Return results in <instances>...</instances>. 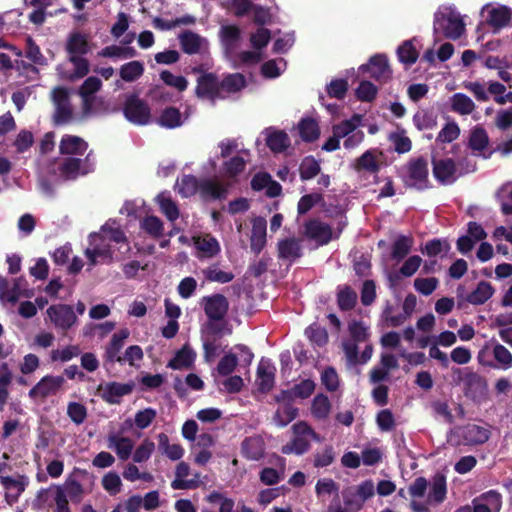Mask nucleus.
Segmentation results:
<instances>
[{"instance_id": "nucleus-1", "label": "nucleus", "mask_w": 512, "mask_h": 512, "mask_svg": "<svg viewBox=\"0 0 512 512\" xmlns=\"http://www.w3.org/2000/svg\"><path fill=\"white\" fill-rule=\"evenodd\" d=\"M403 181L407 187L425 190L430 187L428 160L424 156L411 158L404 166Z\"/></svg>"}, {"instance_id": "nucleus-2", "label": "nucleus", "mask_w": 512, "mask_h": 512, "mask_svg": "<svg viewBox=\"0 0 512 512\" xmlns=\"http://www.w3.org/2000/svg\"><path fill=\"white\" fill-rule=\"evenodd\" d=\"M434 30H441L446 38L456 40L465 31V25L458 13L445 9L434 14Z\"/></svg>"}, {"instance_id": "nucleus-3", "label": "nucleus", "mask_w": 512, "mask_h": 512, "mask_svg": "<svg viewBox=\"0 0 512 512\" xmlns=\"http://www.w3.org/2000/svg\"><path fill=\"white\" fill-rule=\"evenodd\" d=\"M489 438L490 431L488 429L471 423L455 427L451 432V441L455 440V445H481Z\"/></svg>"}, {"instance_id": "nucleus-4", "label": "nucleus", "mask_w": 512, "mask_h": 512, "mask_svg": "<svg viewBox=\"0 0 512 512\" xmlns=\"http://www.w3.org/2000/svg\"><path fill=\"white\" fill-rule=\"evenodd\" d=\"M123 113L126 119L136 125H146L151 119V109L146 101L137 94H131L126 98Z\"/></svg>"}, {"instance_id": "nucleus-5", "label": "nucleus", "mask_w": 512, "mask_h": 512, "mask_svg": "<svg viewBox=\"0 0 512 512\" xmlns=\"http://www.w3.org/2000/svg\"><path fill=\"white\" fill-rule=\"evenodd\" d=\"M195 95L199 99H207L212 103L226 98V95H221L220 79L213 72H205L197 78Z\"/></svg>"}, {"instance_id": "nucleus-6", "label": "nucleus", "mask_w": 512, "mask_h": 512, "mask_svg": "<svg viewBox=\"0 0 512 512\" xmlns=\"http://www.w3.org/2000/svg\"><path fill=\"white\" fill-rule=\"evenodd\" d=\"M453 375H457V382L463 383L464 393L467 397L475 399L482 395L486 390V381L478 373L471 371L469 368H454Z\"/></svg>"}, {"instance_id": "nucleus-7", "label": "nucleus", "mask_w": 512, "mask_h": 512, "mask_svg": "<svg viewBox=\"0 0 512 512\" xmlns=\"http://www.w3.org/2000/svg\"><path fill=\"white\" fill-rule=\"evenodd\" d=\"M362 73L369 74V77L378 82L386 83L392 77V70L388 57L385 54H376L370 57L368 63L360 66Z\"/></svg>"}, {"instance_id": "nucleus-8", "label": "nucleus", "mask_w": 512, "mask_h": 512, "mask_svg": "<svg viewBox=\"0 0 512 512\" xmlns=\"http://www.w3.org/2000/svg\"><path fill=\"white\" fill-rule=\"evenodd\" d=\"M135 387L134 382L119 383L116 381L108 382L105 385L99 384L96 394L101 397L103 401L108 404L115 405L121 403L123 396L129 395L133 392Z\"/></svg>"}, {"instance_id": "nucleus-9", "label": "nucleus", "mask_w": 512, "mask_h": 512, "mask_svg": "<svg viewBox=\"0 0 512 512\" xmlns=\"http://www.w3.org/2000/svg\"><path fill=\"white\" fill-rule=\"evenodd\" d=\"M203 310L209 321H223L229 310V302L223 294H213L202 298Z\"/></svg>"}, {"instance_id": "nucleus-10", "label": "nucleus", "mask_w": 512, "mask_h": 512, "mask_svg": "<svg viewBox=\"0 0 512 512\" xmlns=\"http://www.w3.org/2000/svg\"><path fill=\"white\" fill-rule=\"evenodd\" d=\"M47 314L53 324L63 331L70 329L77 321V316L72 306L67 304L51 305L47 309Z\"/></svg>"}, {"instance_id": "nucleus-11", "label": "nucleus", "mask_w": 512, "mask_h": 512, "mask_svg": "<svg viewBox=\"0 0 512 512\" xmlns=\"http://www.w3.org/2000/svg\"><path fill=\"white\" fill-rule=\"evenodd\" d=\"M64 383L65 379L63 376L46 375L30 389L29 397L45 399L50 395H55Z\"/></svg>"}, {"instance_id": "nucleus-12", "label": "nucleus", "mask_w": 512, "mask_h": 512, "mask_svg": "<svg viewBox=\"0 0 512 512\" xmlns=\"http://www.w3.org/2000/svg\"><path fill=\"white\" fill-rule=\"evenodd\" d=\"M382 155L383 152L377 148L369 149L355 159L352 168L357 173L364 172L376 175L381 169V162L378 157Z\"/></svg>"}, {"instance_id": "nucleus-13", "label": "nucleus", "mask_w": 512, "mask_h": 512, "mask_svg": "<svg viewBox=\"0 0 512 512\" xmlns=\"http://www.w3.org/2000/svg\"><path fill=\"white\" fill-rule=\"evenodd\" d=\"M305 235L319 245H327L333 238L331 227L318 219H310L305 225Z\"/></svg>"}, {"instance_id": "nucleus-14", "label": "nucleus", "mask_w": 512, "mask_h": 512, "mask_svg": "<svg viewBox=\"0 0 512 512\" xmlns=\"http://www.w3.org/2000/svg\"><path fill=\"white\" fill-rule=\"evenodd\" d=\"M58 169L65 181L76 180L80 175H87L94 170V168L83 166V160L76 157L64 158Z\"/></svg>"}, {"instance_id": "nucleus-15", "label": "nucleus", "mask_w": 512, "mask_h": 512, "mask_svg": "<svg viewBox=\"0 0 512 512\" xmlns=\"http://www.w3.org/2000/svg\"><path fill=\"white\" fill-rule=\"evenodd\" d=\"M433 175L435 179L443 184H451L456 180L457 167L452 158L433 159Z\"/></svg>"}, {"instance_id": "nucleus-16", "label": "nucleus", "mask_w": 512, "mask_h": 512, "mask_svg": "<svg viewBox=\"0 0 512 512\" xmlns=\"http://www.w3.org/2000/svg\"><path fill=\"white\" fill-rule=\"evenodd\" d=\"M301 242V239L295 237L279 240L277 243L278 258L294 263L303 256Z\"/></svg>"}, {"instance_id": "nucleus-17", "label": "nucleus", "mask_w": 512, "mask_h": 512, "mask_svg": "<svg viewBox=\"0 0 512 512\" xmlns=\"http://www.w3.org/2000/svg\"><path fill=\"white\" fill-rule=\"evenodd\" d=\"M265 443L261 436L246 437L241 443V454L244 458L258 461L264 457Z\"/></svg>"}, {"instance_id": "nucleus-18", "label": "nucleus", "mask_w": 512, "mask_h": 512, "mask_svg": "<svg viewBox=\"0 0 512 512\" xmlns=\"http://www.w3.org/2000/svg\"><path fill=\"white\" fill-rule=\"evenodd\" d=\"M130 332L127 328L113 334L109 344L106 346L104 359L105 362L114 364L120 360V351L124 346L125 340L129 337Z\"/></svg>"}, {"instance_id": "nucleus-19", "label": "nucleus", "mask_w": 512, "mask_h": 512, "mask_svg": "<svg viewBox=\"0 0 512 512\" xmlns=\"http://www.w3.org/2000/svg\"><path fill=\"white\" fill-rule=\"evenodd\" d=\"M266 229L267 222L263 217L254 218L250 236V248L256 255H258L266 245Z\"/></svg>"}, {"instance_id": "nucleus-20", "label": "nucleus", "mask_w": 512, "mask_h": 512, "mask_svg": "<svg viewBox=\"0 0 512 512\" xmlns=\"http://www.w3.org/2000/svg\"><path fill=\"white\" fill-rule=\"evenodd\" d=\"M88 148V143L81 137L65 134L59 144L61 155H83Z\"/></svg>"}, {"instance_id": "nucleus-21", "label": "nucleus", "mask_w": 512, "mask_h": 512, "mask_svg": "<svg viewBox=\"0 0 512 512\" xmlns=\"http://www.w3.org/2000/svg\"><path fill=\"white\" fill-rule=\"evenodd\" d=\"M228 185L213 179H205L200 183V195L203 199H225L228 194Z\"/></svg>"}, {"instance_id": "nucleus-22", "label": "nucleus", "mask_w": 512, "mask_h": 512, "mask_svg": "<svg viewBox=\"0 0 512 512\" xmlns=\"http://www.w3.org/2000/svg\"><path fill=\"white\" fill-rule=\"evenodd\" d=\"M190 474V466L182 461L177 464L175 470L176 478L171 482V487L174 490H188V489H196L199 486V483L195 479H184Z\"/></svg>"}, {"instance_id": "nucleus-23", "label": "nucleus", "mask_w": 512, "mask_h": 512, "mask_svg": "<svg viewBox=\"0 0 512 512\" xmlns=\"http://www.w3.org/2000/svg\"><path fill=\"white\" fill-rule=\"evenodd\" d=\"M247 85L246 78L241 73H230L223 77L220 80V91L221 95L234 94L242 89H244Z\"/></svg>"}, {"instance_id": "nucleus-24", "label": "nucleus", "mask_w": 512, "mask_h": 512, "mask_svg": "<svg viewBox=\"0 0 512 512\" xmlns=\"http://www.w3.org/2000/svg\"><path fill=\"white\" fill-rule=\"evenodd\" d=\"M511 17V9L507 6H500L488 11L486 22L489 26L493 27L495 31H498L509 24Z\"/></svg>"}, {"instance_id": "nucleus-25", "label": "nucleus", "mask_w": 512, "mask_h": 512, "mask_svg": "<svg viewBox=\"0 0 512 512\" xmlns=\"http://www.w3.org/2000/svg\"><path fill=\"white\" fill-rule=\"evenodd\" d=\"M89 42L85 34L80 32H73L69 35L66 42V51L69 56L85 55L89 52Z\"/></svg>"}, {"instance_id": "nucleus-26", "label": "nucleus", "mask_w": 512, "mask_h": 512, "mask_svg": "<svg viewBox=\"0 0 512 512\" xmlns=\"http://www.w3.org/2000/svg\"><path fill=\"white\" fill-rule=\"evenodd\" d=\"M161 213L170 221L174 222L179 218L180 211L177 203L168 192H161L156 197Z\"/></svg>"}, {"instance_id": "nucleus-27", "label": "nucleus", "mask_w": 512, "mask_h": 512, "mask_svg": "<svg viewBox=\"0 0 512 512\" xmlns=\"http://www.w3.org/2000/svg\"><path fill=\"white\" fill-rule=\"evenodd\" d=\"M267 147L274 153L284 152L290 146V138L283 130H267Z\"/></svg>"}, {"instance_id": "nucleus-28", "label": "nucleus", "mask_w": 512, "mask_h": 512, "mask_svg": "<svg viewBox=\"0 0 512 512\" xmlns=\"http://www.w3.org/2000/svg\"><path fill=\"white\" fill-rule=\"evenodd\" d=\"M23 478V476H20V479H14L11 476H0V483L7 491L16 489L15 494L10 492L5 493V500L8 504L12 505L17 502L19 496L24 492L25 483L21 480Z\"/></svg>"}, {"instance_id": "nucleus-29", "label": "nucleus", "mask_w": 512, "mask_h": 512, "mask_svg": "<svg viewBox=\"0 0 512 512\" xmlns=\"http://www.w3.org/2000/svg\"><path fill=\"white\" fill-rule=\"evenodd\" d=\"M494 287L486 281H480L477 287L467 295L466 301L473 305H482L494 294Z\"/></svg>"}, {"instance_id": "nucleus-30", "label": "nucleus", "mask_w": 512, "mask_h": 512, "mask_svg": "<svg viewBox=\"0 0 512 512\" xmlns=\"http://www.w3.org/2000/svg\"><path fill=\"white\" fill-rule=\"evenodd\" d=\"M298 130L301 139L307 143L315 142L320 136L318 122L311 117L301 119L298 123Z\"/></svg>"}, {"instance_id": "nucleus-31", "label": "nucleus", "mask_w": 512, "mask_h": 512, "mask_svg": "<svg viewBox=\"0 0 512 512\" xmlns=\"http://www.w3.org/2000/svg\"><path fill=\"white\" fill-rule=\"evenodd\" d=\"M275 368L260 363L257 368L258 390L262 393H268L275 383Z\"/></svg>"}, {"instance_id": "nucleus-32", "label": "nucleus", "mask_w": 512, "mask_h": 512, "mask_svg": "<svg viewBox=\"0 0 512 512\" xmlns=\"http://www.w3.org/2000/svg\"><path fill=\"white\" fill-rule=\"evenodd\" d=\"M446 478L442 474L433 477L431 488L428 494V502L431 504L442 503L446 498Z\"/></svg>"}, {"instance_id": "nucleus-33", "label": "nucleus", "mask_w": 512, "mask_h": 512, "mask_svg": "<svg viewBox=\"0 0 512 512\" xmlns=\"http://www.w3.org/2000/svg\"><path fill=\"white\" fill-rule=\"evenodd\" d=\"M414 240L410 236L399 235L392 244L391 258L397 262L402 261L410 253Z\"/></svg>"}, {"instance_id": "nucleus-34", "label": "nucleus", "mask_w": 512, "mask_h": 512, "mask_svg": "<svg viewBox=\"0 0 512 512\" xmlns=\"http://www.w3.org/2000/svg\"><path fill=\"white\" fill-rule=\"evenodd\" d=\"M195 360V353L187 345H184L168 362L167 367L178 370L190 368Z\"/></svg>"}, {"instance_id": "nucleus-35", "label": "nucleus", "mask_w": 512, "mask_h": 512, "mask_svg": "<svg viewBox=\"0 0 512 512\" xmlns=\"http://www.w3.org/2000/svg\"><path fill=\"white\" fill-rule=\"evenodd\" d=\"M357 293L349 286H339L337 290V305L341 311H350L357 304Z\"/></svg>"}, {"instance_id": "nucleus-36", "label": "nucleus", "mask_w": 512, "mask_h": 512, "mask_svg": "<svg viewBox=\"0 0 512 512\" xmlns=\"http://www.w3.org/2000/svg\"><path fill=\"white\" fill-rule=\"evenodd\" d=\"M413 41L414 39L403 41L396 51L398 60L408 67L416 63L419 58V52L414 46Z\"/></svg>"}, {"instance_id": "nucleus-37", "label": "nucleus", "mask_w": 512, "mask_h": 512, "mask_svg": "<svg viewBox=\"0 0 512 512\" xmlns=\"http://www.w3.org/2000/svg\"><path fill=\"white\" fill-rule=\"evenodd\" d=\"M298 412L297 407L291 403H286L275 411L273 421L278 427H285L297 418Z\"/></svg>"}, {"instance_id": "nucleus-38", "label": "nucleus", "mask_w": 512, "mask_h": 512, "mask_svg": "<svg viewBox=\"0 0 512 512\" xmlns=\"http://www.w3.org/2000/svg\"><path fill=\"white\" fill-rule=\"evenodd\" d=\"M144 73V64L141 61L133 60L123 64L119 69V75L125 82H134Z\"/></svg>"}, {"instance_id": "nucleus-39", "label": "nucleus", "mask_w": 512, "mask_h": 512, "mask_svg": "<svg viewBox=\"0 0 512 512\" xmlns=\"http://www.w3.org/2000/svg\"><path fill=\"white\" fill-rule=\"evenodd\" d=\"M194 244L205 257H213L220 252V245L217 239L211 235L194 238Z\"/></svg>"}, {"instance_id": "nucleus-40", "label": "nucleus", "mask_w": 512, "mask_h": 512, "mask_svg": "<svg viewBox=\"0 0 512 512\" xmlns=\"http://www.w3.org/2000/svg\"><path fill=\"white\" fill-rule=\"evenodd\" d=\"M179 40L184 53L193 55L200 51L201 37L198 34L192 31H184L180 34Z\"/></svg>"}, {"instance_id": "nucleus-41", "label": "nucleus", "mask_w": 512, "mask_h": 512, "mask_svg": "<svg viewBox=\"0 0 512 512\" xmlns=\"http://www.w3.org/2000/svg\"><path fill=\"white\" fill-rule=\"evenodd\" d=\"M140 228L155 239H159L164 233L162 220L154 215L144 217L140 222Z\"/></svg>"}, {"instance_id": "nucleus-42", "label": "nucleus", "mask_w": 512, "mask_h": 512, "mask_svg": "<svg viewBox=\"0 0 512 512\" xmlns=\"http://www.w3.org/2000/svg\"><path fill=\"white\" fill-rule=\"evenodd\" d=\"M362 116L360 114H354L350 119L341 121L332 127V133L339 139L347 137L349 134L354 132L360 124Z\"/></svg>"}, {"instance_id": "nucleus-43", "label": "nucleus", "mask_w": 512, "mask_h": 512, "mask_svg": "<svg viewBox=\"0 0 512 512\" xmlns=\"http://www.w3.org/2000/svg\"><path fill=\"white\" fill-rule=\"evenodd\" d=\"M109 441L114 447L115 452L119 459L125 461L131 456L133 450V441L128 437L110 436Z\"/></svg>"}, {"instance_id": "nucleus-44", "label": "nucleus", "mask_w": 512, "mask_h": 512, "mask_svg": "<svg viewBox=\"0 0 512 512\" xmlns=\"http://www.w3.org/2000/svg\"><path fill=\"white\" fill-rule=\"evenodd\" d=\"M304 333L315 346L323 347L328 343L329 337L327 330L316 322L309 325Z\"/></svg>"}, {"instance_id": "nucleus-45", "label": "nucleus", "mask_w": 512, "mask_h": 512, "mask_svg": "<svg viewBox=\"0 0 512 512\" xmlns=\"http://www.w3.org/2000/svg\"><path fill=\"white\" fill-rule=\"evenodd\" d=\"M200 183L201 181L194 175H183L181 180L177 182L178 193L184 198L191 197L198 191L200 192Z\"/></svg>"}, {"instance_id": "nucleus-46", "label": "nucleus", "mask_w": 512, "mask_h": 512, "mask_svg": "<svg viewBox=\"0 0 512 512\" xmlns=\"http://www.w3.org/2000/svg\"><path fill=\"white\" fill-rule=\"evenodd\" d=\"M102 87V81L96 76H90L84 80L79 88V95L83 98L86 107L90 105V97Z\"/></svg>"}, {"instance_id": "nucleus-47", "label": "nucleus", "mask_w": 512, "mask_h": 512, "mask_svg": "<svg viewBox=\"0 0 512 512\" xmlns=\"http://www.w3.org/2000/svg\"><path fill=\"white\" fill-rule=\"evenodd\" d=\"M451 109L460 115L471 114L475 109V104L470 97L463 93H456L452 96Z\"/></svg>"}, {"instance_id": "nucleus-48", "label": "nucleus", "mask_w": 512, "mask_h": 512, "mask_svg": "<svg viewBox=\"0 0 512 512\" xmlns=\"http://www.w3.org/2000/svg\"><path fill=\"white\" fill-rule=\"evenodd\" d=\"M321 171L319 162L313 156H306L302 159L299 173L302 181L316 177Z\"/></svg>"}, {"instance_id": "nucleus-49", "label": "nucleus", "mask_w": 512, "mask_h": 512, "mask_svg": "<svg viewBox=\"0 0 512 512\" xmlns=\"http://www.w3.org/2000/svg\"><path fill=\"white\" fill-rule=\"evenodd\" d=\"M158 123L165 128L174 129L182 124L181 113L175 107L165 108L158 120Z\"/></svg>"}, {"instance_id": "nucleus-50", "label": "nucleus", "mask_w": 512, "mask_h": 512, "mask_svg": "<svg viewBox=\"0 0 512 512\" xmlns=\"http://www.w3.org/2000/svg\"><path fill=\"white\" fill-rule=\"evenodd\" d=\"M489 144V137L486 130L481 126H476L469 137V147L474 151H483Z\"/></svg>"}, {"instance_id": "nucleus-51", "label": "nucleus", "mask_w": 512, "mask_h": 512, "mask_svg": "<svg viewBox=\"0 0 512 512\" xmlns=\"http://www.w3.org/2000/svg\"><path fill=\"white\" fill-rule=\"evenodd\" d=\"M405 133L406 131L402 129L389 135V141L393 144L394 151L398 154L408 153L412 149V141Z\"/></svg>"}, {"instance_id": "nucleus-52", "label": "nucleus", "mask_w": 512, "mask_h": 512, "mask_svg": "<svg viewBox=\"0 0 512 512\" xmlns=\"http://www.w3.org/2000/svg\"><path fill=\"white\" fill-rule=\"evenodd\" d=\"M310 449V441L306 437H294L289 443L281 448L283 454L302 455Z\"/></svg>"}, {"instance_id": "nucleus-53", "label": "nucleus", "mask_w": 512, "mask_h": 512, "mask_svg": "<svg viewBox=\"0 0 512 512\" xmlns=\"http://www.w3.org/2000/svg\"><path fill=\"white\" fill-rule=\"evenodd\" d=\"M203 273L208 281L221 284L231 282L235 277L232 272L220 270L217 264L209 266Z\"/></svg>"}, {"instance_id": "nucleus-54", "label": "nucleus", "mask_w": 512, "mask_h": 512, "mask_svg": "<svg viewBox=\"0 0 512 512\" xmlns=\"http://www.w3.org/2000/svg\"><path fill=\"white\" fill-rule=\"evenodd\" d=\"M331 404L329 398L324 394H318L314 397L311 411L314 417L325 419L330 412Z\"/></svg>"}, {"instance_id": "nucleus-55", "label": "nucleus", "mask_w": 512, "mask_h": 512, "mask_svg": "<svg viewBox=\"0 0 512 512\" xmlns=\"http://www.w3.org/2000/svg\"><path fill=\"white\" fill-rule=\"evenodd\" d=\"M67 497L71 499L72 502L78 503L81 501L82 496L84 494V488L82 484L74 479L72 476H68L62 486Z\"/></svg>"}, {"instance_id": "nucleus-56", "label": "nucleus", "mask_w": 512, "mask_h": 512, "mask_svg": "<svg viewBox=\"0 0 512 512\" xmlns=\"http://www.w3.org/2000/svg\"><path fill=\"white\" fill-rule=\"evenodd\" d=\"M378 93V88L370 81L363 80L355 90V95L362 102H372Z\"/></svg>"}, {"instance_id": "nucleus-57", "label": "nucleus", "mask_w": 512, "mask_h": 512, "mask_svg": "<svg viewBox=\"0 0 512 512\" xmlns=\"http://www.w3.org/2000/svg\"><path fill=\"white\" fill-rule=\"evenodd\" d=\"M246 162L241 156H234L223 164V175L234 178L245 169Z\"/></svg>"}, {"instance_id": "nucleus-58", "label": "nucleus", "mask_w": 512, "mask_h": 512, "mask_svg": "<svg viewBox=\"0 0 512 512\" xmlns=\"http://www.w3.org/2000/svg\"><path fill=\"white\" fill-rule=\"evenodd\" d=\"M80 353H81V350L78 345H69L61 350L60 349L52 350L50 353V358H51V361H53V362H56V361L68 362L71 359H73L74 357H77L78 355H80Z\"/></svg>"}, {"instance_id": "nucleus-59", "label": "nucleus", "mask_w": 512, "mask_h": 512, "mask_svg": "<svg viewBox=\"0 0 512 512\" xmlns=\"http://www.w3.org/2000/svg\"><path fill=\"white\" fill-rule=\"evenodd\" d=\"M460 135V128L454 121L448 122L444 125L436 137L438 143H451L456 140Z\"/></svg>"}, {"instance_id": "nucleus-60", "label": "nucleus", "mask_w": 512, "mask_h": 512, "mask_svg": "<svg viewBox=\"0 0 512 512\" xmlns=\"http://www.w3.org/2000/svg\"><path fill=\"white\" fill-rule=\"evenodd\" d=\"M449 250L450 244L447 240L435 238L426 242L422 253L426 254L428 257H436L440 253L448 252Z\"/></svg>"}, {"instance_id": "nucleus-61", "label": "nucleus", "mask_w": 512, "mask_h": 512, "mask_svg": "<svg viewBox=\"0 0 512 512\" xmlns=\"http://www.w3.org/2000/svg\"><path fill=\"white\" fill-rule=\"evenodd\" d=\"M155 450V444L150 439L146 438L136 448L133 454V461L135 463H143L150 459Z\"/></svg>"}, {"instance_id": "nucleus-62", "label": "nucleus", "mask_w": 512, "mask_h": 512, "mask_svg": "<svg viewBox=\"0 0 512 512\" xmlns=\"http://www.w3.org/2000/svg\"><path fill=\"white\" fill-rule=\"evenodd\" d=\"M323 201L321 193H311L303 195L298 201L297 212L299 215H304L309 212L316 204Z\"/></svg>"}, {"instance_id": "nucleus-63", "label": "nucleus", "mask_w": 512, "mask_h": 512, "mask_svg": "<svg viewBox=\"0 0 512 512\" xmlns=\"http://www.w3.org/2000/svg\"><path fill=\"white\" fill-rule=\"evenodd\" d=\"M102 486L111 496H115L121 491L122 481L116 472L110 471L103 476Z\"/></svg>"}, {"instance_id": "nucleus-64", "label": "nucleus", "mask_w": 512, "mask_h": 512, "mask_svg": "<svg viewBox=\"0 0 512 512\" xmlns=\"http://www.w3.org/2000/svg\"><path fill=\"white\" fill-rule=\"evenodd\" d=\"M238 365V357L236 354L228 353L224 355L217 365V372L221 376L230 375Z\"/></svg>"}]
</instances>
